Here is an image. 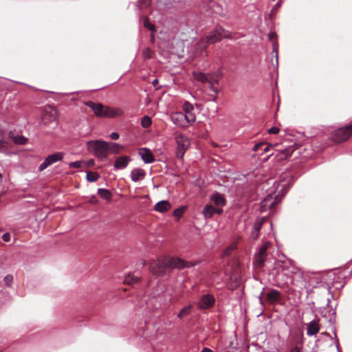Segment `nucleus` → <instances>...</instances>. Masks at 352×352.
<instances>
[{
  "instance_id": "obj_10",
  "label": "nucleus",
  "mask_w": 352,
  "mask_h": 352,
  "mask_svg": "<svg viewBox=\"0 0 352 352\" xmlns=\"http://www.w3.org/2000/svg\"><path fill=\"white\" fill-rule=\"evenodd\" d=\"M63 158V153L61 152H57L51 155H49L47 157H45V160L43 163L40 164L38 166V170L39 171H43L45 169H46L48 166H51L52 164L61 161Z\"/></svg>"
},
{
  "instance_id": "obj_27",
  "label": "nucleus",
  "mask_w": 352,
  "mask_h": 352,
  "mask_svg": "<svg viewBox=\"0 0 352 352\" xmlns=\"http://www.w3.org/2000/svg\"><path fill=\"white\" fill-rule=\"evenodd\" d=\"M192 309V305H188L181 309V311L177 314V318L179 319H182L185 316H189L191 314Z\"/></svg>"
},
{
  "instance_id": "obj_49",
  "label": "nucleus",
  "mask_w": 352,
  "mask_h": 352,
  "mask_svg": "<svg viewBox=\"0 0 352 352\" xmlns=\"http://www.w3.org/2000/svg\"><path fill=\"white\" fill-rule=\"evenodd\" d=\"M273 155V153L269 155L266 158H265V161H267V160L270 159V157Z\"/></svg>"
},
{
  "instance_id": "obj_23",
  "label": "nucleus",
  "mask_w": 352,
  "mask_h": 352,
  "mask_svg": "<svg viewBox=\"0 0 352 352\" xmlns=\"http://www.w3.org/2000/svg\"><path fill=\"white\" fill-rule=\"evenodd\" d=\"M170 204L166 200H162L157 202L154 206V210L159 212H165L170 209Z\"/></svg>"
},
{
  "instance_id": "obj_21",
  "label": "nucleus",
  "mask_w": 352,
  "mask_h": 352,
  "mask_svg": "<svg viewBox=\"0 0 352 352\" xmlns=\"http://www.w3.org/2000/svg\"><path fill=\"white\" fill-rule=\"evenodd\" d=\"M307 326V334L309 336L316 335L320 330L319 324L316 320L311 321Z\"/></svg>"
},
{
  "instance_id": "obj_9",
  "label": "nucleus",
  "mask_w": 352,
  "mask_h": 352,
  "mask_svg": "<svg viewBox=\"0 0 352 352\" xmlns=\"http://www.w3.org/2000/svg\"><path fill=\"white\" fill-rule=\"evenodd\" d=\"M57 111L56 109L52 106L45 107L42 114V123L43 124H49L53 123L56 124Z\"/></svg>"
},
{
  "instance_id": "obj_51",
  "label": "nucleus",
  "mask_w": 352,
  "mask_h": 352,
  "mask_svg": "<svg viewBox=\"0 0 352 352\" xmlns=\"http://www.w3.org/2000/svg\"><path fill=\"white\" fill-rule=\"evenodd\" d=\"M1 181H2V175H1V174L0 173V183L1 182Z\"/></svg>"
},
{
  "instance_id": "obj_20",
  "label": "nucleus",
  "mask_w": 352,
  "mask_h": 352,
  "mask_svg": "<svg viewBox=\"0 0 352 352\" xmlns=\"http://www.w3.org/2000/svg\"><path fill=\"white\" fill-rule=\"evenodd\" d=\"M273 147L274 145L272 144H267L265 142H259L254 146L252 150L255 152H258L261 149V152L259 153L258 155H262L264 153L269 152Z\"/></svg>"
},
{
  "instance_id": "obj_7",
  "label": "nucleus",
  "mask_w": 352,
  "mask_h": 352,
  "mask_svg": "<svg viewBox=\"0 0 352 352\" xmlns=\"http://www.w3.org/2000/svg\"><path fill=\"white\" fill-rule=\"evenodd\" d=\"M352 135V123L349 125L338 129L332 135V139L337 143L347 140Z\"/></svg>"
},
{
  "instance_id": "obj_1",
  "label": "nucleus",
  "mask_w": 352,
  "mask_h": 352,
  "mask_svg": "<svg viewBox=\"0 0 352 352\" xmlns=\"http://www.w3.org/2000/svg\"><path fill=\"white\" fill-rule=\"evenodd\" d=\"M198 261H186L180 258L164 257L153 260L149 263L150 271L155 275H162L173 268L184 269L194 267Z\"/></svg>"
},
{
  "instance_id": "obj_25",
  "label": "nucleus",
  "mask_w": 352,
  "mask_h": 352,
  "mask_svg": "<svg viewBox=\"0 0 352 352\" xmlns=\"http://www.w3.org/2000/svg\"><path fill=\"white\" fill-rule=\"evenodd\" d=\"M295 148L294 146H289L286 148H284L281 151H278V153L276 154V156H279V160H285L288 157L291 156L294 153Z\"/></svg>"
},
{
  "instance_id": "obj_11",
  "label": "nucleus",
  "mask_w": 352,
  "mask_h": 352,
  "mask_svg": "<svg viewBox=\"0 0 352 352\" xmlns=\"http://www.w3.org/2000/svg\"><path fill=\"white\" fill-rule=\"evenodd\" d=\"M228 36V34H226L221 28H217L214 31L207 35L205 40L207 44H211L219 41L223 38H226Z\"/></svg>"
},
{
  "instance_id": "obj_53",
  "label": "nucleus",
  "mask_w": 352,
  "mask_h": 352,
  "mask_svg": "<svg viewBox=\"0 0 352 352\" xmlns=\"http://www.w3.org/2000/svg\"><path fill=\"white\" fill-rule=\"evenodd\" d=\"M289 280H290V283L292 284L293 283V280L291 278H289Z\"/></svg>"
},
{
  "instance_id": "obj_52",
  "label": "nucleus",
  "mask_w": 352,
  "mask_h": 352,
  "mask_svg": "<svg viewBox=\"0 0 352 352\" xmlns=\"http://www.w3.org/2000/svg\"><path fill=\"white\" fill-rule=\"evenodd\" d=\"M280 6V3H277L276 5V8Z\"/></svg>"
},
{
  "instance_id": "obj_54",
  "label": "nucleus",
  "mask_w": 352,
  "mask_h": 352,
  "mask_svg": "<svg viewBox=\"0 0 352 352\" xmlns=\"http://www.w3.org/2000/svg\"><path fill=\"white\" fill-rule=\"evenodd\" d=\"M338 352H341V351H339Z\"/></svg>"
},
{
  "instance_id": "obj_41",
  "label": "nucleus",
  "mask_w": 352,
  "mask_h": 352,
  "mask_svg": "<svg viewBox=\"0 0 352 352\" xmlns=\"http://www.w3.org/2000/svg\"><path fill=\"white\" fill-rule=\"evenodd\" d=\"M120 135L117 132H113L110 134V138L112 140H118L119 138Z\"/></svg>"
},
{
  "instance_id": "obj_3",
  "label": "nucleus",
  "mask_w": 352,
  "mask_h": 352,
  "mask_svg": "<svg viewBox=\"0 0 352 352\" xmlns=\"http://www.w3.org/2000/svg\"><path fill=\"white\" fill-rule=\"evenodd\" d=\"M85 105L89 107L97 117H115L116 112L108 107L103 106L101 103H96L92 101H87Z\"/></svg>"
},
{
  "instance_id": "obj_40",
  "label": "nucleus",
  "mask_w": 352,
  "mask_h": 352,
  "mask_svg": "<svg viewBox=\"0 0 352 352\" xmlns=\"http://www.w3.org/2000/svg\"><path fill=\"white\" fill-rule=\"evenodd\" d=\"M273 52L275 54V60H276V66L278 65V49L274 45Z\"/></svg>"
},
{
  "instance_id": "obj_26",
  "label": "nucleus",
  "mask_w": 352,
  "mask_h": 352,
  "mask_svg": "<svg viewBox=\"0 0 352 352\" xmlns=\"http://www.w3.org/2000/svg\"><path fill=\"white\" fill-rule=\"evenodd\" d=\"M182 109L184 111V114L185 116L191 115L193 117V122L196 120V116L195 113H193L194 107L193 106L188 102H185L182 106Z\"/></svg>"
},
{
  "instance_id": "obj_29",
  "label": "nucleus",
  "mask_w": 352,
  "mask_h": 352,
  "mask_svg": "<svg viewBox=\"0 0 352 352\" xmlns=\"http://www.w3.org/2000/svg\"><path fill=\"white\" fill-rule=\"evenodd\" d=\"M140 279V276L134 274H129L125 276L124 283L127 285H133L137 283Z\"/></svg>"
},
{
  "instance_id": "obj_24",
  "label": "nucleus",
  "mask_w": 352,
  "mask_h": 352,
  "mask_svg": "<svg viewBox=\"0 0 352 352\" xmlns=\"http://www.w3.org/2000/svg\"><path fill=\"white\" fill-rule=\"evenodd\" d=\"M280 298V293L279 291L276 289H272L267 294V301L273 304L276 302H277Z\"/></svg>"
},
{
  "instance_id": "obj_32",
  "label": "nucleus",
  "mask_w": 352,
  "mask_h": 352,
  "mask_svg": "<svg viewBox=\"0 0 352 352\" xmlns=\"http://www.w3.org/2000/svg\"><path fill=\"white\" fill-rule=\"evenodd\" d=\"M143 25L145 28H148V30H151V31H154L155 30V26L153 24H152L148 18L145 17V18H143Z\"/></svg>"
},
{
  "instance_id": "obj_42",
  "label": "nucleus",
  "mask_w": 352,
  "mask_h": 352,
  "mask_svg": "<svg viewBox=\"0 0 352 352\" xmlns=\"http://www.w3.org/2000/svg\"><path fill=\"white\" fill-rule=\"evenodd\" d=\"M289 352H300V348L299 346L293 347Z\"/></svg>"
},
{
  "instance_id": "obj_12",
  "label": "nucleus",
  "mask_w": 352,
  "mask_h": 352,
  "mask_svg": "<svg viewBox=\"0 0 352 352\" xmlns=\"http://www.w3.org/2000/svg\"><path fill=\"white\" fill-rule=\"evenodd\" d=\"M215 303V298L213 295L206 294L201 296L197 302V307L200 309H208L212 307Z\"/></svg>"
},
{
  "instance_id": "obj_37",
  "label": "nucleus",
  "mask_w": 352,
  "mask_h": 352,
  "mask_svg": "<svg viewBox=\"0 0 352 352\" xmlns=\"http://www.w3.org/2000/svg\"><path fill=\"white\" fill-rule=\"evenodd\" d=\"M279 131V129L276 126H272L268 129V133L270 134H276Z\"/></svg>"
},
{
  "instance_id": "obj_13",
  "label": "nucleus",
  "mask_w": 352,
  "mask_h": 352,
  "mask_svg": "<svg viewBox=\"0 0 352 352\" xmlns=\"http://www.w3.org/2000/svg\"><path fill=\"white\" fill-rule=\"evenodd\" d=\"M219 89H197L200 93H196L199 95L202 101H214Z\"/></svg>"
},
{
  "instance_id": "obj_4",
  "label": "nucleus",
  "mask_w": 352,
  "mask_h": 352,
  "mask_svg": "<svg viewBox=\"0 0 352 352\" xmlns=\"http://www.w3.org/2000/svg\"><path fill=\"white\" fill-rule=\"evenodd\" d=\"M295 181L294 177L290 173H285L280 175L278 185L276 186V191L278 194L282 195H285L290 186L294 184Z\"/></svg>"
},
{
  "instance_id": "obj_38",
  "label": "nucleus",
  "mask_w": 352,
  "mask_h": 352,
  "mask_svg": "<svg viewBox=\"0 0 352 352\" xmlns=\"http://www.w3.org/2000/svg\"><path fill=\"white\" fill-rule=\"evenodd\" d=\"M182 213H183V210L178 208L174 211V216L179 218L182 215Z\"/></svg>"
},
{
  "instance_id": "obj_45",
  "label": "nucleus",
  "mask_w": 352,
  "mask_h": 352,
  "mask_svg": "<svg viewBox=\"0 0 352 352\" xmlns=\"http://www.w3.org/2000/svg\"><path fill=\"white\" fill-rule=\"evenodd\" d=\"M201 352H213L209 348H204Z\"/></svg>"
},
{
  "instance_id": "obj_47",
  "label": "nucleus",
  "mask_w": 352,
  "mask_h": 352,
  "mask_svg": "<svg viewBox=\"0 0 352 352\" xmlns=\"http://www.w3.org/2000/svg\"><path fill=\"white\" fill-rule=\"evenodd\" d=\"M269 36H270V40H272H272H273V38H274V33H271V34H270V35H269Z\"/></svg>"
},
{
  "instance_id": "obj_22",
  "label": "nucleus",
  "mask_w": 352,
  "mask_h": 352,
  "mask_svg": "<svg viewBox=\"0 0 352 352\" xmlns=\"http://www.w3.org/2000/svg\"><path fill=\"white\" fill-rule=\"evenodd\" d=\"M129 162V158L126 156H121L116 159L114 164V168L116 170L125 168Z\"/></svg>"
},
{
  "instance_id": "obj_19",
  "label": "nucleus",
  "mask_w": 352,
  "mask_h": 352,
  "mask_svg": "<svg viewBox=\"0 0 352 352\" xmlns=\"http://www.w3.org/2000/svg\"><path fill=\"white\" fill-rule=\"evenodd\" d=\"M210 200L214 203L217 208H221L226 204V201L223 196L218 192L212 194L210 196Z\"/></svg>"
},
{
  "instance_id": "obj_35",
  "label": "nucleus",
  "mask_w": 352,
  "mask_h": 352,
  "mask_svg": "<svg viewBox=\"0 0 352 352\" xmlns=\"http://www.w3.org/2000/svg\"><path fill=\"white\" fill-rule=\"evenodd\" d=\"M82 162H81V161H75V162H70L69 164V166L70 168H80L82 167Z\"/></svg>"
},
{
  "instance_id": "obj_48",
  "label": "nucleus",
  "mask_w": 352,
  "mask_h": 352,
  "mask_svg": "<svg viewBox=\"0 0 352 352\" xmlns=\"http://www.w3.org/2000/svg\"><path fill=\"white\" fill-rule=\"evenodd\" d=\"M157 82H158V80H157V79H155V80H153V85L154 86H155V85H156V84H157Z\"/></svg>"
},
{
  "instance_id": "obj_36",
  "label": "nucleus",
  "mask_w": 352,
  "mask_h": 352,
  "mask_svg": "<svg viewBox=\"0 0 352 352\" xmlns=\"http://www.w3.org/2000/svg\"><path fill=\"white\" fill-rule=\"evenodd\" d=\"M28 139L24 137L16 138L15 142L20 144H24L27 142Z\"/></svg>"
},
{
  "instance_id": "obj_16",
  "label": "nucleus",
  "mask_w": 352,
  "mask_h": 352,
  "mask_svg": "<svg viewBox=\"0 0 352 352\" xmlns=\"http://www.w3.org/2000/svg\"><path fill=\"white\" fill-rule=\"evenodd\" d=\"M138 154L142 160L146 164H151L155 161V156L151 151L148 148H141L138 151Z\"/></svg>"
},
{
  "instance_id": "obj_50",
  "label": "nucleus",
  "mask_w": 352,
  "mask_h": 352,
  "mask_svg": "<svg viewBox=\"0 0 352 352\" xmlns=\"http://www.w3.org/2000/svg\"><path fill=\"white\" fill-rule=\"evenodd\" d=\"M142 266H144L146 265V261H143L142 263Z\"/></svg>"
},
{
  "instance_id": "obj_33",
  "label": "nucleus",
  "mask_w": 352,
  "mask_h": 352,
  "mask_svg": "<svg viewBox=\"0 0 352 352\" xmlns=\"http://www.w3.org/2000/svg\"><path fill=\"white\" fill-rule=\"evenodd\" d=\"M236 248V244H232L230 245V246H228V248H226L224 251H223V255L224 256H228L230 254V252L232 251V250H234Z\"/></svg>"
},
{
  "instance_id": "obj_17",
  "label": "nucleus",
  "mask_w": 352,
  "mask_h": 352,
  "mask_svg": "<svg viewBox=\"0 0 352 352\" xmlns=\"http://www.w3.org/2000/svg\"><path fill=\"white\" fill-rule=\"evenodd\" d=\"M193 76L196 80L202 82H208L211 86H214L213 82H217L218 78V76L213 78L211 76H207L201 72H194Z\"/></svg>"
},
{
  "instance_id": "obj_14",
  "label": "nucleus",
  "mask_w": 352,
  "mask_h": 352,
  "mask_svg": "<svg viewBox=\"0 0 352 352\" xmlns=\"http://www.w3.org/2000/svg\"><path fill=\"white\" fill-rule=\"evenodd\" d=\"M267 221V219L265 217H261L260 219H256V222L253 226L252 230L251 231L250 233V238L252 240H256L258 239L263 224H264Z\"/></svg>"
},
{
  "instance_id": "obj_43",
  "label": "nucleus",
  "mask_w": 352,
  "mask_h": 352,
  "mask_svg": "<svg viewBox=\"0 0 352 352\" xmlns=\"http://www.w3.org/2000/svg\"><path fill=\"white\" fill-rule=\"evenodd\" d=\"M264 290H265V288H263V290H262V292H261V295L258 296V299H259L260 303H261V305H263V298H262V295H263V292H264Z\"/></svg>"
},
{
  "instance_id": "obj_31",
  "label": "nucleus",
  "mask_w": 352,
  "mask_h": 352,
  "mask_svg": "<svg viewBox=\"0 0 352 352\" xmlns=\"http://www.w3.org/2000/svg\"><path fill=\"white\" fill-rule=\"evenodd\" d=\"M152 120L149 116H145L142 118L141 125L143 128H148L151 125Z\"/></svg>"
},
{
  "instance_id": "obj_18",
  "label": "nucleus",
  "mask_w": 352,
  "mask_h": 352,
  "mask_svg": "<svg viewBox=\"0 0 352 352\" xmlns=\"http://www.w3.org/2000/svg\"><path fill=\"white\" fill-rule=\"evenodd\" d=\"M146 172L142 168H134L131 172V179L133 182H137L144 179Z\"/></svg>"
},
{
  "instance_id": "obj_39",
  "label": "nucleus",
  "mask_w": 352,
  "mask_h": 352,
  "mask_svg": "<svg viewBox=\"0 0 352 352\" xmlns=\"http://www.w3.org/2000/svg\"><path fill=\"white\" fill-rule=\"evenodd\" d=\"M2 239L5 241V242H8L10 241V233L7 232V233H4L3 235H2Z\"/></svg>"
},
{
  "instance_id": "obj_44",
  "label": "nucleus",
  "mask_w": 352,
  "mask_h": 352,
  "mask_svg": "<svg viewBox=\"0 0 352 352\" xmlns=\"http://www.w3.org/2000/svg\"><path fill=\"white\" fill-rule=\"evenodd\" d=\"M335 343H336V346L337 351L338 352L339 351H340V349L339 342H338V339H336Z\"/></svg>"
},
{
  "instance_id": "obj_15",
  "label": "nucleus",
  "mask_w": 352,
  "mask_h": 352,
  "mask_svg": "<svg viewBox=\"0 0 352 352\" xmlns=\"http://www.w3.org/2000/svg\"><path fill=\"white\" fill-rule=\"evenodd\" d=\"M222 212V208L214 207L211 204H206L202 212L206 219L212 217L214 214H221Z\"/></svg>"
},
{
  "instance_id": "obj_46",
  "label": "nucleus",
  "mask_w": 352,
  "mask_h": 352,
  "mask_svg": "<svg viewBox=\"0 0 352 352\" xmlns=\"http://www.w3.org/2000/svg\"><path fill=\"white\" fill-rule=\"evenodd\" d=\"M298 270L297 268L293 267L292 270L291 271L292 273L296 274Z\"/></svg>"
},
{
  "instance_id": "obj_2",
  "label": "nucleus",
  "mask_w": 352,
  "mask_h": 352,
  "mask_svg": "<svg viewBox=\"0 0 352 352\" xmlns=\"http://www.w3.org/2000/svg\"><path fill=\"white\" fill-rule=\"evenodd\" d=\"M87 151L93 153L100 160L103 161L108 157V152L111 150L116 153L120 145L115 142L108 143L103 140H89L86 142Z\"/></svg>"
},
{
  "instance_id": "obj_6",
  "label": "nucleus",
  "mask_w": 352,
  "mask_h": 352,
  "mask_svg": "<svg viewBox=\"0 0 352 352\" xmlns=\"http://www.w3.org/2000/svg\"><path fill=\"white\" fill-rule=\"evenodd\" d=\"M175 142L177 145L176 156L179 159H182L190 145V141L186 135L179 134L175 136Z\"/></svg>"
},
{
  "instance_id": "obj_34",
  "label": "nucleus",
  "mask_w": 352,
  "mask_h": 352,
  "mask_svg": "<svg viewBox=\"0 0 352 352\" xmlns=\"http://www.w3.org/2000/svg\"><path fill=\"white\" fill-rule=\"evenodd\" d=\"M13 280V276L10 274L6 276L3 278V281L6 285L10 287Z\"/></svg>"
},
{
  "instance_id": "obj_28",
  "label": "nucleus",
  "mask_w": 352,
  "mask_h": 352,
  "mask_svg": "<svg viewBox=\"0 0 352 352\" xmlns=\"http://www.w3.org/2000/svg\"><path fill=\"white\" fill-rule=\"evenodd\" d=\"M98 195L104 200L110 201L111 199L112 194L111 192L105 188L98 189Z\"/></svg>"
},
{
  "instance_id": "obj_30",
  "label": "nucleus",
  "mask_w": 352,
  "mask_h": 352,
  "mask_svg": "<svg viewBox=\"0 0 352 352\" xmlns=\"http://www.w3.org/2000/svg\"><path fill=\"white\" fill-rule=\"evenodd\" d=\"M100 177L98 173L96 172H87V180L90 182H96Z\"/></svg>"
},
{
  "instance_id": "obj_5",
  "label": "nucleus",
  "mask_w": 352,
  "mask_h": 352,
  "mask_svg": "<svg viewBox=\"0 0 352 352\" xmlns=\"http://www.w3.org/2000/svg\"><path fill=\"white\" fill-rule=\"evenodd\" d=\"M271 245L269 241H265L256 252L254 258V265L257 267H262L267 256V250Z\"/></svg>"
},
{
  "instance_id": "obj_8",
  "label": "nucleus",
  "mask_w": 352,
  "mask_h": 352,
  "mask_svg": "<svg viewBox=\"0 0 352 352\" xmlns=\"http://www.w3.org/2000/svg\"><path fill=\"white\" fill-rule=\"evenodd\" d=\"M172 122L180 127H186L193 123V117L191 115L185 116L182 112H175L171 114Z\"/></svg>"
}]
</instances>
